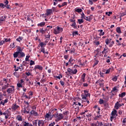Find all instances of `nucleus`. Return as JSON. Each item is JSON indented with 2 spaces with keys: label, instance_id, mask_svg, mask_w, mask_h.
<instances>
[{
  "label": "nucleus",
  "instance_id": "58",
  "mask_svg": "<svg viewBox=\"0 0 126 126\" xmlns=\"http://www.w3.org/2000/svg\"><path fill=\"white\" fill-rule=\"evenodd\" d=\"M29 123L26 122V121L24 122V126H29Z\"/></svg>",
  "mask_w": 126,
  "mask_h": 126
},
{
  "label": "nucleus",
  "instance_id": "38",
  "mask_svg": "<svg viewBox=\"0 0 126 126\" xmlns=\"http://www.w3.org/2000/svg\"><path fill=\"white\" fill-rule=\"evenodd\" d=\"M112 13H113V12H106V13H105V14L106 15H108V16H111V14H112Z\"/></svg>",
  "mask_w": 126,
  "mask_h": 126
},
{
  "label": "nucleus",
  "instance_id": "47",
  "mask_svg": "<svg viewBox=\"0 0 126 126\" xmlns=\"http://www.w3.org/2000/svg\"><path fill=\"white\" fill-rule=\"evenodd\" d=\"M67 71L69 73V74H71V71H72V69H70V68H68Z\"/></svg>",
  "mask_w": 126,
  "mask_h": 126
},
{
  "label": "nucleus",
  "instance_id": "60",
  "mask_svg": "<svg viewBox=\"0 0 126 126\" xmlns=\"http://www.w3.org/2000/svg\"><path fill=\"white\" fill-rule=\"evenodd\" d=\"M60 84L62 86H64V82H63V81H60Z\"/></svg>",
  "mask_w": 126,
  "mask_h": 126
},
{
  "label": "nucleus",
  "instance_id": "45",
  "mask_svg": "<svg viewBox=\"0 0 126 126\" xmlns=\"http://www.w3.org/2000/svg\"><path fill=\"white\" fill-rule=\"evenodd\" d=\"M39 32L40 33H42V34H44V28H42V29H39Z\"/></svg>",
  "mask_w": 126,
  "mask_h": 126
},
{
  "label": "nucleus",
  "instance_id": "48",
  "mask_svg": "<svg viewBox=\"0 0 126 126\" xmlns=\"http://www.w3.org/2000/svg\"><path fill=\"white\" fill-rule=\"evenodd\" d=\"M99 74H100V77H105L104 74L102 72H100Z\"/></svg>",
  "mask_w": 126,
  "mask_h": 126
},
{
  "label": "nucleus",
  "instance_id": "13",
  "mask_svg": "<svg viewBox=\"0 0 126 126\" xmlns=\"http://www.w3.org/2000/svg\"><path fill=\"white\" fill-rule=\"evenodd\" d=\"M45 124V122L43 120H38V126H40L41 125V126H44V125Z\"/></svg>",
  "mask_w": 126,
  "mask_h": 126
},
{
  "label": "nucleus",
  "instance_id": "32",
  "mask_svg": "<svg viewBox=\"0 0 126 126\" xmlns=\"http://www.w3.org/2000/svg\"><path fill=\"white\" fill-rule=\"evenodd\" d=\"M75 11L76 12H78L79 13L80 12H82V9H81V8H77L76 10H75Z\"/></svg>",
  "mask_w": 126,
  "mask_h": 126
},
{
  "label": "nucleus",
  "instance_id": "54",
  "mask_svg": "<svg viewBox=\"0 0 126 126\" xmlns=\"http://www.w3.org/2000/svg\"><path fill=\"white\" fill-rule=\"evenodd\" d=\"M56 125V123L55 122H53V123H51L49 125V126H54Z\"/></svg>",
  "mask_w": 126,
  "mask_h": 126
},
{
  "label": "nucleus",
  "instance_id": "44",
  "mask_svg": "<svg viewBox=\"0 0 126 126\" xmlns=\"http://www.w3.org/2000/svg\"><path fill=\"white\" fill-rule=\"evenodd\" d=\"M99 103L100 105H102V104L104 103V100L102 99H100L99 100Z\"/></svg>",
  "mask_w": 126,
  "mask_h": 126
},
{
  "label": "nucleus",
  "instance_id": "28",
  "mask_svg": "<svg viewBox=\"0 0 126 126\" xmlns=\"http://www.w3.org/2000/svg\"><path fill=\"white\" fill-rule=\"evenodd\" d=\"M77 73V70L76 69H74V70H72L71 72V74H76Z\"/></svg>",
  "mask_w": 126,
  "mask_h": 126
},
{
  "label": "nucleus",
  "instance_id": "7",
  "mask_svg": "<svg viewBox=\"0 0 126 126\" xmlns=\"http://www.w3.org/2000/svg\"><path fill=\"white\" fill-rule=\"evenodd\" d=\"M3 2L5 3V5H6V8L7 9H10V5L8 4V0H5Z\"/></svg>",
  "mask_w": 126,
  "mask_h": 126
},
{
  "label": "nucleus",
  "instance_id": "1",
  "mask_svg": "<svg viewBox=\"0 0 126 126\" xmlns=\"http://www.w3.org/2000/svg\"><path fill=\"white\" fill-rule=\"evenodd\" d=\"M23 51L20 46H18L17 47V52H14L13 54L14 58H17L18 57V55H19V53H21Z\"/></svg>",
  "mask_w": 126,
  "mask_h": 126
},
{
  "label": "nucleus",
  "instance_id": "31",
  "mask_svg": "<svg viewBox=\"0 0 126 126\" xmlns=\"http://www.w3.org/2000/svg\"><path fill=\"white\" fill-rule=\"evenodd\" d=\"M19 54L21 58H24V57H25V53H24V52L22 51V52L19 53Z\"/></svg>",
  "mask_w": 126,
  "mask_h": 126
},
{
  "label": "nucleus",
  "instance_id": "18",
  "mask_svg": "<svg viewBox=\"0 0 126 126\" xmlns=\"http://www.w3.org/2000/svg\"><path fill=\"white\" fill-rule=\"evenodd\" d=\"M9 113V111L8 109L6 110L4 113H3V114L4 116H7L8 117H9V115H8Z\"/></svg>",
  "mask_w": 126,
  "mask_h": 126
},
{
  "label": "nucleus",
  "instance_id": "53",
  "mask_svg": "<svg viewBox=\"0 0 126 126\" xmlns=\"http://www.w3.org/2000/svg\"><path fill=\"white\" fill-rule=\"evenodd\" d=\"M3 81H5L4 83L5 84H7V81H8V79L3 78Z\"/></svg>",
  "mask_w": 126,
  "mask_h": 126
},
{
  "label": "nucleus",
  "instance_id": "46",
  "mask_svg": "<svg viewBox=\"0 0 126 126\" xmlns=\"http://www.w3.org/2000/svg\"><path fill=\"white\" fill-rule=\"evenodd\" d=\"M4 42H10V38H4Z\"/></svg>",
  "mask_w": 126,
  "mask_h": 126
},
{
  "label": "nucleus",
  "instance_id": "25",
  "mask_svg": "<svg viewBox=\"0 0 126 126\" xmlns=\"http://www.w3.org/2000/svg\"><path fill=\"white\" fill-rule=\"evenodd\" d=\"M126 96V92H123L121 94H119V97L121 98H124Z\"/></svg>",
  "mask_w": 126,
  "mask_h": 126
},
{
  "label": "nucleus",
  "instance_id": "59",
  "mask_svg": "<svg viewBox=\"0 0 126 126\" xmlns=\"http://www.w3.org/2000/svg\"><path fill=\"white\" fill-rule=\"evenodd\" d=\"M65 5H67V2H64L62 4V6H64Z\"/></svg>",
  "mask_w": 126,
  "mask_h": 126
},
{
  "label": "nucleus",
  "instance_id": "29",
  "mask_svg": "<svg viewBox=\"0 0 126 126\" xmlns=\"http://www.w3.org/2000/svg\"><path fill=\"white\" fill-rule=\"evenodd\" d=\"M76 35H78V31H74L72 32V36L74 37V36H76Z\"/></svg>",
  "mask_w": 126,
  "mask_h": 126
},
{
  "label": "nucleus",
  "instance_id": "2",
  "mask_svg": "<svg viewBox=\"0 0 126 126\" xmlns=\"http://www.w3.org/2000/svg\"><path fill=\"white\" fill-rule=\"evenodd\" d=\"M70 22H73L72 24L70 25L71 27L74 28V29H77V26H76V22H75V19H74V16L72 17V19H70Z\"/></svg>",
  "mask_w": 126,
  "mask_h": 126
},
{
  "label": "nucleus",
  "instance_id": "35",
  "mask_svg": "<svg viewBox=\"0 0 126 126\" xmlns=\"http://www.w3.org/2000/svg\"><path fill=\"white\" fill-rule=\"evenodd\" d=\"M72 53H75V48H73L71 50L69 51L70 54H72Z\"/></svg>",
  "mask_w": 126,
  "mask_h": 126
},
{
  "label": "nucleus",
  "instance_id": "40",
  "mask_svg": "<svg viewBox=\"0 0 126 126\" xmlns=\"http://www.w3.org/2000/svg\"><path fill=\"white\" fill-rule=\"evenodd\" d=\"M115 44V41H112L111 43L109 45V47H113V45Z\"/></svg>",
  "mask_w": 126,
  "mask_h": 126
},
{
  "label": "nucleus",
  "instance_id": "27",
  "mask_svg": "<svg viewBox=\"0 0 126 126\" xmlns=\"http://www.w3.org/2000/svg\"><path fill=\"white\" fill-rule=\"evenodd\" d=\"M57 30L58 31H59V33H60V32H63V28H61L60 27H57Z\"/></svg>",
  "mask_w": 126,
  "mask_h": 126
},
{
  "label": "nucleus",
  "instance_id": "20",
  "mask_svg": "<svg viewBox=\"0 0 126 126\" xmlns=\"http://www.w3.org/2000/svg\"><path fill=\"white\" fill-rule=\"evenodd\" d=\"M45 24H46V23L44 22H41L40 23L37 24V26H40V27H43L45 26Z\"/></svg>",
  "mask_w": 126,
  "mask_h": 126
},
{
  "label": "nucleus",
  "instance_id": "33",
  "mask_svg": "<svg viewBox=\"0 0 126 126\" xmlns=\"http://www.w3.org/2000/svg\"><path fill=\"white\" fill-rule=\"evenodd\" d=\"M81 18L82 19H85V18L86 17V16H85V14H84V13L82 12V14H81Z\"/></svg>",
  "mask_w": 126,
  "mask_h": 126
},
{
  "label": "nucleus",
  "instance_id": "17",
  "mask_svg": "<svg viewBox=\"0 0 126 126\" xmlns=\"http://www.w3.org/2000/svg\"><path fill=\"white\" fill-rule=\"evenodd\" d=\"M40 52L42 53H43V54H49V52L48 51L45 52V48L44 47H41L40 49Z\"/></svg>",
  "mask_w": 126,
  "mask_h": 126
},
{
  "label": "nucleus",
  "instance_id": "8",
  "mask_svg": "<svg viewBox=\"0 0 126 126\" xmlns=\"http://www.w3.org/2000/svg\"><path fill=\"white\" fill-rule=\"evenodd\" d=\"M51 13H53V10L50 9H48L46 10V12L45 13L46 15L47 16H50Z\"/></svg>",
  "mask_w": 126,
  "mask_h": 126
},
{
  "label": "nucleus",
  "instance_id": "43",
  "mask_svg": "<svg viewBox=\"0 0 126 126\" xmlns=\"http://www.w3.org/2000/svg\"><path fill=\"white\" fill-rule=\"evenodd\" d=\"M45 37L47 39H50V38H51V35L50 34V33H48L47 35H45Z\"/></svg>",
  "mask_w": 126,
  "mask_h": 126
},
{
  "label": "nucleus",
  "instance_id": "42",
  "mask_svg": "<svg viewBox=\"0 0 126 126\" xmlns=\"http://www.w3.org/2000/svg\"><path fill=\"white\" fill-rule=\"evenodd\" d=\"M34 64H35V62H34L33 61L31 60L30 65H33Z\"/></svg>",
  "mask_w": 126,
  "mask_h": 126
},
{
  "label": "nucleus",
  "instance_id": "6",
  "mask_svg": "<svg viewBox=\"0 0 126 126\" xmlns=\"http://www.w3.org/2000/svg\"><path fill=\"white\" fill-rule=\"evenodd\" d=\"M30 114L32 116H34V117H38V116H39L38 112H36V110H32L30 112Z\"/></svg>",
  "mask_w": 126,
  "mask_h": 126
},
{
  "label": "nucleus",
  "instance_id": "41",
  "mask_svg": "<svg viewBox=\"0 0 126 126\" xmlns=\"http://www.w3.org/2000/svg\"><path fill=\"white\" fill-rule=\"evenodd\" d=\"M32 126H37V120H35L34 121H32Z\"/></svg>",
  "mask_w": 126,
  "mask_h": 126
},
{
  "label": "nucleus",
  "instance_id": "11",
  "mask_svg": "<svg viewBox=\"0 0 126 126\" xmlns=\"http://www.w3.org/2000/svg\"><path fill=\"white\" fill-rule=\"evenodd\" d=\"M8 87H9V84H5V85L2 87V90H5V89H7Z\"/></svg>",
  "mask_w": 126,
  "mask_h": 126
},
{
  "label": "nucleus",
  "instance_id": "62",
  "mask_svg": "<svg viewBox=\"0 0 126 126\" xmlns=\"http://www.w3.org/2000/svg\"><path fill=\"white\" fill-rule=\"evenodd\" d=\"M118 80L117 77V76H115L114 78H113L112 80L113 81H117V80Z\"/></svg>",
  "mask_w": 126,
  "mask_h": 126
},
{
  "label": "nucleus",
  "instance_id": "12",
  "mask_svg": "<svg viewBox=\"0 0 126 126\" xmlns=\"http://www.w3.org/2000/svg\"><path fill=\"white\" fill-rule=\"evenodd\" d=\"M6 16H1L0 17V23L1 22H2L3 21H5V19H6Z\"/></svg>",
  "mask_w": 126,
  "mask_h": 126
},
{
  "label": "nucleus",
  "instance_id": "49",
  "mask_svg": "<svg viewBox=\"0 0 126 126\" xmlns=\"http://www.w3.org/2000/svg\"><path fill=\"white\" fill-rule=\"evenodd\" d=\"M50 117H51V115L49 114V113H47L45 115V118H46L47 119H49Z\"/></svg>",
  "mask_w": 126,
  "mask_h": 126
},
{
  "label": "nucleus",
  "instance_id": "39",
  "mask_svg": "<svg viewBox=\"0 0 126 126\" xmlns=\"http://www.w3.org/2000/svg\"><path fill=\"white\" fill-rule=\"evenodd\" d=\"M110 71H111V68H109L107 70H106V71L105 72V74H109V73H110Z\"/></svg>",
  "mask_w": 126,
  "mask_h": 126
},
{
  "label": "nucleus",
  "instance_id": "14",
  "mask_svg": "<svg viewBox=\"0 0 126 126\" xmlns=\"http://www.w3.org/2000/svg\"><path fill=\"white\" fill-rule=\"evenodd\" d=\"M117 113H118V111L116 109H114L113 111L111 113L112 116H115L116 117H117L118 114H117Z\"/></svg>",
  "mask_w": 126,
  "mask_h": 126
},
{
  "label": "nucleus",
  "instance_id": "36",
  "mask_svg": "<svg viewBox=\"0 0 126 126\" xmlns=\"http://www.w3.org/2000/svg\"><path fill=\"white\" fill-rule=\"evenodd\" d=\"M110 43H111V41L109 40V38H107L105 40V43L106 44V45H109Z\"/></svg>",
  "mask_w": 126,
  "mask_h": 126
},
{
  "label": "nucleus",
  "instance_id": "50",
  "mask_svg": "<svg viewBox=\"0 0 126 126\" xmlns=\"http://www.w3.org/2000/svg\"><path fill=\"white\" fill-rule=\"evenodd\" d=\"M98 63H99V61L97 60H95V62H94V66H95V65H97V64H98Z\"/></svg>",
  "mask_w": 126,
  "mask_h": 126
},
{
  "label": "nucleus",
  "instance_id": "30",
  "mask_svg": "<svg viewBox=\"0 0 126 126\" xmlns=\"http://www.w3.org/2000/svg\"><path fill=\"white\" fill-rule=\"evenodd\" d=\"M0 7L1 8H4V7H6V5H5L4 4H3V3H0Z\"/></svg>",
  "mask_w": 126,
  "mask_h": 126
},
{
  "label": "nucleus",
  "instance_id": "56",
  "mask_svg": "<svg viewBox=\"0 0 126 126\" xmlns=\"http://www.w3.org/2000/svg\"><path fill=\"white\" fill-rule=\"evenodd\" d=\"M74 60L71 57L68 61L69 63H71L72 62H73Z\"/></svg>",
  "mask_w": 126,
  "mask_h": 126
},
{
  "label": "nucleus",
  "instance_id": "55",
  "mask_svg": "<svg viewBox=\"0 0 126 126\" xmlns=\"http://www.w3.org/2000/svg\"><path fill=\"white\" fill-rule=\"evenodd\" d=\"M26 64H27V62H26L25 61H23L22 63V65H24V66H26Z\"/></svg>",
  "mask_w": 126,
  "mask_h": 126
},
{
  "label": "nucleus",
  "instance_id": "52",
  "mask_svg": "<svg viewBox=\"0 0 126 126\" xmlns=\"http://www.w3.org/2000/svg\"><path fill=\"white\" fill-rule=\"evenodd\" d=\"M17 85L18 87H19V88H20L22 87V84H21L20 83H18L17 84Z\"/></svg>",
  "mask_w": 126,
  "mask_h": 126
},
{
  "label": "nucleus",
  "instance_id": "16",
  "mask_svg": "<svg viewBox=\"0 0 126 126\" xmlns=\"http://www.w3.org/2000/svg\"><path fill=\"white\" fill-rule=\"evenodd\" d=\"M18 108H19V106L16 105V104H13L12 106V110H16V109H18Z\"/></svg>",
  "mask_w": 126,
  "mask_h": 126
},
{
  "label": "nucleus",
  "instance_id": "3",
  "mask_svg": "<svg viewBox=\"0 0 126 126\" xmlns=\"http://www.w3.org/2000/svg\"><path fill=\"white\" fill-rule=\"evenodd\" d=\"M14 91V86H11L10 88H8L6 90L7 93L8 94H10V93H13Z\"/></svg>",
  "mask_w": 126,
  "mask_h": 126
},
{
  "label": "nucleus",
  "instance_id": "24",
  "mask_svg": "<svg viewBox=\"0 0 126 126\" xmlns=\"http://www.w3.org/2000/svg\"><path fill=\"white\" fill-rule=\"evenodd\" d=\"M22 40H23V37L22 36H19V37L16 39L17 42H21Z\"/></svg>",
  "mask_w": 126,
  "mask_h": 126
},
{
  "label": "nucleus",
  "instance_id": "9",
  "mask_svg": "<svg viewBox=\"0 0 126 126\" xmlns=\"http://www.w3.org/2000/svg\"><path fill=\"white\" fill-rule=\"evenodd\" d=\"M36 69H39V70H43V66L40 65H36L34 66V70H36Z\"/></svg>",
  "mask_w": 126,
  "mask_h": 126
},
{
  "label": "nucleus",
  "instance_id": "4",
  "mask_svg": "<svg viewBox=\"0 0 126 126\" xmlns=\"http://www.w3.org/2000/svg\"><path fill=\"white\" fill-rule=\"evenodd\" d=\"M124 104H120V102L119 101H117L115 105L114 108L116 110H119V108H120V107H122V106H124Z\"/></svg>",
  "mask_w": 126,
  "mask_h": 126
},
{
  "label": "nucleus",
  "instance_id": "57",
  "mask_svg": "<svg viewBox=\"0 0 126 126\" xmlns=\"http://www.w3.org/2000/svg\"><path fill=\"white\" fill-rule=\"evenodd\" d=\"M14 68L15 71H18V69H17V67H16V65H14Z\"/></svg>",
  "mask_w": 126,
  "mask_h": 126
},
{
  "label": "nucleus",
  "instance_id": "51",
  "mask_svg": "<svg viewBox=\"0 0 126 126\" xmlns=\"http://www.w3.org/2000/svg\"><path fill=\"white\" fill-rule=\"evenodd\" d=\"M56 78H58V79H61V78H63V75H60L59 76H56Z\"/></svg>",
  "mask_w": 126,
  "mask_h": 126
},
{
  "label": "nucleus",
  "instance_id": "19",
  "mask_svg": "<svg viewBox=\"0 0 126 126\" xmlns=\"http://www.w3.org/2000/svg\"><path fill=\"white\" fill-rule=\"evenodd\" d=\"M16 119L19 122H22V117H21V116H20V115L17 116Z\"/></svg>",
  "mask_w": 126,
  "mask_h": 126
},
{
  "label": "nucleus",
  "instance_id": "37",
  "mask_svg": "<svg viewBox=\"0 0 126 126\" xmlns=\"http://www.w3.org/2000/svg\"><path fill=\"white\" fill-rule=\"evenodd\" d=\"M54 33L55 34V35H57V34H60V32L58 31V30L55 29L54 30Z\"/></svg>",
  "mask_w": 126,
  "mask_h": 126
},
{
  "label": "nucleus",
  "instance_id": "15",
  "mask_svg": "<svg viewBox=\"0 0 126 126\" xmlns=\"http://www.w3.org/2000/svg\"><path fill=\"white\" fill-rule=\"evenodd\" d=\"M85 76H86V74L84 73L81 76V80L83 82H85Z\"/></svg>",
  "mask_w": 126,
  "mask_h": 126
},
{
  "label": "nucleus",
  "instance_id": "63",
  "mask_svg": "<svg viewBox=\"0 0 126 126\" xmlns=\"http://www.w3.org/2000/svg\"><path fill=\"white\" fill-rule=\"evenodd\" d=\"M104 124L102 122H100L98 123V125L97 126H103Z\"/></svg>",
  "mask_w": 126,
  "mask_h": 126
},
{
  "label": "nucleus",
  "instance_id": "5",
  "mask_svg": "<svg viewBox=\"0 0 126 126\" xmlns=\"http://www.w3.org/2000/svg\"><path fill=\"white\" fill-rule=\"evenodd\" d=\"M55 118L57 119L58 121H61L63 119V115L62 113H60L58 116H55Z\"/></svg>",
  "mask_w": 126,
  "mask_h": 126
},
{
  "label": "nucleus",
  "instance_id": "22",
  "mask_svg": "<svg viewBox=\"0 0 126 126\" xmlns=\"http://www.w3.org/2000/svg\"><path fill=\"white\" fill-rule=\"evenodd\" d=\"M116 32L119 34H121V33H122V31H121V28L117 27L116 28Z\"/></svg>",
  "mask_w": 126,
  "mask_h": 126
},
{
  "label": "nucleus",
  "instance_id": "64",
  "mask_svg": "<svg viewBox=\"0 0 126 126\" xmlns=\"http://www.w3.org/2000/svg\"><path fill=\"white\" fill-rule=\"evenodd\" d=\"M40 47H41V48H44L43 47H44V42H40Z\"/></svg>",
  "mask_w": 126,
  "mask_h": 126
},
{
  "label": "nucleus",
  "instance_id": "26",
  "mask_svg": "<svg viewBox=\"0 0 126 126\" xmlns=\"http://www.w3.org/2000/svg\"><path fill=\"white\" fill-rule=\"evenodd\" d=\"M78 22L79 24H82V23L84 22V21L83 20V19L81 18V19H78Z\"/></svg>",
  "mask_w": 126,
  "mask_h": 126
},
{
  "label": "nucleus",
  "instance_id": "21",
  "mask_svg": "<svg viewBox=\"0 0 126 126\" xmlns=\"http://www.w3.org/2000/svg\"><path fill=\"white\" fill-rule=\"evenodd\" d=\"M84 19H85V20H86V21H89V22H90V21H91V20H92V18H91V17H90V16L86 17Z\"/></svg>",
  "mask_w": 126,
  "mask_h": 126
},
{
  "label": "nucleus",
  "instance_id": "23",
  "mask_svg": "<svg viewBox=\"0 0 126 126\" xmlns=\"http://www.w3.org/2000/svg\"><path fill=\"white\" fill-rule=\"evenodd\" d=\"M125 15H126V10L122 13L120 14V20H122V18L123 16H125Z\"/></svg>",
  "mask_w": 126,
  "mask_h": 126
},
{
  "label": "nucleus",
  "instance_id": "61",
  "mask_svg": "<svg viewBox=\"0 0 126 126\" xmlns=\"http://www.w3.org/2000/svg\"><path fill=\"white\" fill-rule=\"evenodd\" d=\"M4 44V40H1L0 41V46H2Z\"/></svg>",
  "mask_w": 126,
  "mask_h": 126
},
{
  "label": "nucleus",
  "instance_id": "34",
  "mask_svg": "<svg viewBox=\"0 0 126 126\" xmlns=\"http://www.w3.org/2000/svg\"><path fill=\"white\" fill-rule=\"evenodd\" d=\"M112 92H114V93H117V92H118V91H117V87H115L113 88Z\"/></svg>",
  "mask_w": 126,
  "mask_h": 126
},
{
  "label": "nucleus",
  "instance_id": "10",
  "mask_svg": "<svg viewBox=\"0 0 126 126\" xmlns=\"http://www.w3.org/2000/svg\"><path fill=\"white\" fill-rule=\"evenodd\" d=\"M109 48L108 47H105L104 48L103 51H102V54H105V55H107L109 53Z\"/></svg>",
  "mask_w": 126,
  "mask_h": 126
}]
</instances>
